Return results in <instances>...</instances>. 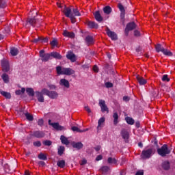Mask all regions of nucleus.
Masks as SVG:
<instances>
[{
	"label": "nucleus",
	"mask_w": 175,
	"mask_h": 175,
	"mask_svg": "<svg viewBox=\"0 0 175 175\" xmlns=\"http://www.w3.org/2000/svg\"><path fill=\"white\" fill-rule=\"evenodd\" d=\"M103 158V157H102V155L100 154L96 157V161H102Z\"/></svg>",
	"instance_id": "62"
},
{
	"label": "nucleus",
	"mask_w": 175,
	"mask_h": 175,
	"mask_svg": "<svg viewBox=\"0 0 175 175\" xmlns=\"http://www.w3.org/2000/svg\"><path fill=\"white\" fill-rule=\"evenodd\" d=\"M98 105L101 109L102 113H105V111L109 113V108L107 107V105H106V101L104 100H99Z\"/></svg>",
	"instance_id": "9"
},
{
	"label": "nucleus",
	"mask_w": 175,
	"mask_h": 175,
	"mask_svg": "<svg viewBox=\"0 0 175 175\" xmlns=\"http://www.w3.org/2000/svg\"><path fill=\"white\" fill-rule=\"evenodd\" d=\"M66 58L67 59H69L72 62H76L77 61L76 55H75L73 52H68V54L66 55Z\"/></svg>",
	"instance_id": "15"
},
{
	"label": "nucleus",
	"mask_w": 175,
	"mask_h": 175,
	"mask_svg": "<svg viewBox=\"0 0 175 175\" xmlns=\"http://www.w3.org/2000/svg\"><path fill=\"white\" fill-rule=\"evenodd\" d=\"M112 11L113 10L111 9V7H110L109 5H107L103 8V12L105 14H110V13H111Z\"/></svg>",
	"instance_id": "29"
},
{
	"label": "nucleus",
	"mask_w": 175,
	"mask_h": 175,
	"mask_svg": "<svg viewBox=\"0 0 175 175\" xmlns=\"http://www.w3.org/2000/svg\"><path fill=\"white\" fill-rule=\"evenodd\" d=\"M60 140L62 144H65L66 146H68L69 144V140L65 135H61Z\"/></svg>",
	"instance_id": "27"
},
{
	"label": "nucleus",
	"mask_w": 175,
	"mask_h": 175,
	"mask_svg": "<svg viewBox=\"0 0 175 175\" xmlns=\"http://www.w3.org/2000/svg\"><path fill=\"white\" fill-rule=\"evenodd\" d=\"M94 18L98 21V23H102L103 21V17H102L99 11H96L94 13Z\"/></svg>",
	"instance_id": "19"
},
{
	"label": "nucleus",
	"mask_w": 175,
	"mask_h": 175,
	"mask_svg": "<svg viewBox=\"0 0 175 175\" xmlns=\"http://www.w3.org/2000/svg\"><path fill=\"white\" fill-rule=\"evenodd\" d=\"M129 100H130V98H129V96H124L123 97V100H124V102H129Z\"/></svg>",
	"instance_id": "61"
},
{
	"label": "nucleus",
	"mask_w": 175,
	"mask_h": 175,
	"mask_svg": "<svg viewBox=\"0 0 175 175\" xmlns=\"http://www.w3.org/2000/svg\"><path fill=\"white\" fill-rule=\"evenodd\" d=\"M85 42L87 44H94V38L91 36H88L85 38Z\"/></svg>",
	"instance_id": "31"
},
{
	"label": "nucleus",
	"mask_w": 175,
	"mask_h": 175,
	"mask_svg": "<svg viewBox=\"0 0 175 175\" xmlns=\"http://www.w3.org/2000/svg\"><path fill=\"white\" fill-rule=\"evenodd\" d=\"M135 175H144V172L138 171V172H136Z\"/></svg>",
	"instance_id": "63"
},
{
	"label": "nucleus",
	"mask_w": 175,
	"mask_h": 175,
	"mask_svg": "<svg viewBox=\"0 0 175 175\" xmlns=\"http://www.w3.org/2000/svg\"><path fill=\"white\" fill-rule=\"evenodd\" d=\"M72 146L73 148H76L77 150H81L83 147H84V145L81 142H72Z\"/></svg>",
	"instance_id": "17"
},
{
	"label": "nucleus",
	"mask_w": 175,
	"mask_h": 175,
	"mask_svg": "<svg viewBox=\"0 0 175 175\" xmlns=\"http://www.w3.org/2000/svg\"><path fill=\"white\" fill-rule=\"evenodd\" d=\"M118 8L120 12V21L124 25L125 24V8L121 3L118 4Z\"/></svg>",
	"instance_id": "3"
},
{
	"label": "nucleus",
	"mask_w": 175,
	"mask_h": 175,
	"mask_svg": "<svg viewBox=\"0 0 175 175\" xmlns=\"http://www.w3.org/2000/svg\"><path fill=\"white\" fill-rule=\"evenodd\" d=\"M33 43H38V42H41V37H38V38H34L32 40Z\"/></svg>",
	"instance_id": "56"
},
{
	"label": "nucleus",
	"mask_w": 175,
	"mask_h": 175,
	"mask_svg": "<svg viewBox=\"0 0 175 175\" xmlns=\"http://www.w3.org/2000/svg\"><path fill=\"white\" fill-rule=\"evenodd\" d=\"M93 70L94 72H95L96 73H98L99 72V68H98L97 66H93Z\"/></svg>",
	"instance_id": "60"
},
{
	"label": "nucleus",
	"mask_w": 175,
	"mask_h": 175,
	"mask_svg": "<svg viewBox=\"0 0 175 175\" xmlns=\"http://www.w3.org/2000/svg\"><path fill=\"white\" fill-rule=\"evenodd\" d=\"M59 84L61 85V87H64V88H70V83L68 79H61Z\"/></svg>",
	"instance_id": "11"
},
{
	"label": "nucleus",
	"mask_w": 175,
	"mask_h": 175,
	"mask_svg": "<svg viewBox=\"0 0 175 175\" xmlns=\"http://www.w3.org/2000/svg\"><path fill=\"white\" fill-rule=\"evenodd\" d=\"M85 110H86V111L88 113H91V109H90V107L88 106L85 107Z\"/></svg>",
	"instance_id": "64"
},
{
	"label": "nucleus",
	"mask_w": 175,
	"mask_h": 175,
	"mask_svg": "<svg viewBox=\"0 0 175 175\" xmlns=\"http://www.w3.org/2000/svg\"><path fill=\"white\" fill-rule=\"evenodd\" d=\"M137 83H139V85H144V84H147V80H146L143 77H140L137 75L136 77Z\"/></svg>",
	"instance_id": "21"
},
{
	"label": "nucleus",
	"mask_w": 175,
	"mask_h": 175,
	"mask_svg": "<svg viewBox=\"0 0 175 175\" xmlns=\"http://www.w3.org/2000/svg\"><path fill=\"white\" fill-rule=\"evenodd\" d=\"M107 162L108 163H113L114 165H116L117 163V160L115 158L109 157L107 159Z\"/></svg>",
	"instance_id": "43"
},
{
	"label": "nucleus",
	"mask_w": 175,
	"mask_h": 175,
	"mask_svg": "<svg viewBox=\"0 0 175 175\" xmlns=\"http://www.w3.org/2000/svg\"><path fill=\"white\" fill-rule=\"evenodd\" d=\"M0 94L1 95L6 98V99H10V98H12V95L9 92L1 90L0 91Z\"/></svg>",
	"instance_id": "33"
},
{
	"label": "nucleus",
	"mask_w": 175,
	"mask_h": 175,
	"mask_svg": "<svg viewBox=\"0 0 175 175\" xmlns=\"http://www.w3.org/2000/svg\"><path fill=\"white\" fill-rule=\"evenodd\" d=\"M41 93L42 95H46V96H49L50 91L46 88H44L41 90Z\"/></svg>",
	"instance_id": "44"
},
{
	"label": "nucleus",
	"mask_w": 175,
	"mask_h": 175,
	"mask_svg": "<svg viewBox=\"0 0 175 175\" xmlns=\"http://www.w3.org/2000/svg\"><path fill=\"white\" fill-rule=\"evenodd\" d=\"M172 152V150L167 147V144H164L160 148L157 149V154L160 155V157H166V155H169Z\"/></svg>",
	"instance_id": "2"
},
{
	"label": "nucleus",
	"mask_w": 175,
	"mask_h": 175,
	"mask_svg": "<svg viewBox=\"0 0 175 175\" xmlns=\"http://www.w3.org/2000/svg\"><path fill=\"white\" fill-rule=\"evenodd\" d=\"M88 26L89 27V28H95L96 29L98 28L99 25H98V23L94 22V21H89L88 23Z\"/></svg>",
	"instance_id": "25"
},
{
	"label": "nucleus",
	"mask_w": 175,
	"mask_h": 175,
	"mask_svg": "<svg viewBox=\"0 0 175 175\" xmlns=\"http://www.w3.org/2000/svg\"><path fill=\"white\" fill-rule=\"evenodd\" d=\"M48 123L49 125L53 126L56 131H65L66 129L65 126L59 125V123L58 122L51 123V120H49Z\"/></svg>",
	"instance_id": "7"
},
{
	"label": "nucleus",
	"mask_w": 175,
	"mask_h": 175,
	"mask_svg": "<svg viewBox=\"0 0 175 175\" xmlns=\"http://www.w3.org/2000/svg\"><path fill=\"white\" fill-rule=\"evenodd\" d=\"M162 53L164 55H166L167 57H173V53L166 49H164Z\"/></svg>",
	"instance_id": "35"
},
{
	"label": "nucleus",
	"mask_w": 175,
	"mask_h": 175,
	"mask_svg": "<svg viewBox=\"0 0 175 175\" xmlns=\"http://www.w3.org/2000/svg\"><path fill=\"white\" fill-rule=\"evenodd\" d=\"M1 77L4 83H5L6 84L9 83V75H8V74L6 73L3 74Z\"/></svg>",
	"instance_id": "39"
},
{
	"label": "nucleus",
	"mask_w": 175,
	"mask_h": 175,
	"mask_svg": "<svg viewBox=\"0 0 175 175\" xmlns=\"http://www.w3.org/2000/svg\"><path fill=\"white\" fill-rule=\"evenodd\" d=\"M33 145L34 146V147H41L42 142H40V141L34 142L33 143Z\"/></svg>",
	"instance_id": "51"
},
{
	"label": "nucleus",
	"mask_w": 175,
	"mask_h": 175,
	"mask_svg": "<svg viewBox=\"0 0 175 175\" xmlns=\"http://www.w3.org/2000/svg\"><path fill=\"white\" fill-rule=\"evenodd\" d=\"M162 81H167V83H169V81H170V78L169 77V75H164L162 77Z\"/></svg>",
	"instance_id": "47"
},
{
	"label": "nucleus",
	"mask_w": 175,
	"mask_h": 175,
	"mask_svg": "<svg viewBox=\"0 0 175 175\" xmlns=\"http://www.w3.org/2000/svg\"><path fill=\"white\" fill-rule=\"evenodd\" d=\"M106 32L109 38H111V40H117V39H118V37L117 36V33L110 30V29L108 27H107Z\"/></svg>",
	"instance_id": "8"
},
{
	"label": "nucleus",
	"mask_w": 175,
	"mask_h": 175,
	"mask_svg": "<svg viewBox=\"0 0 175 175\" xmlns=\"http://www.w3.org/2000/svg\"><path fill=\"white\" fill-rule=\"evenodd\" d=\"M64 152H65V146H59L58 148H57V154L58 155H59V157L64 155Z\"/></svg>",
	"instance_id": "32"
},
{
	"label": "nucleus",
	"mask_w": 175,
	"mask_h": 175,
	"mask_svg": "<svg viewBox=\"0 0 175 175\" xmlns=\"http://www.w3.org/2000/svg\"><path fill=\"white\" fill-rule=\"evenodd\" d=\"M49 54L51 55V58H55V59H61L62 58V55H61L58 52L53 51Z\"/></svg>",
	"instance_id": "20"
},
{
	"label": "nucleus",
	"mask_w": 175,
	"mask_h": 175,
	"mask_svg": "<svg viewBox=\"0 0 175 175\" xmlns=\"http://www.w3.org/2000/svg\"><path fill=\"white\" fill-rule=\"evenodd\" d=\"M25 116L27 121H33V116H32L31 113L26 112L25 113Z\"/></svg>",
	"instance_id": "38"
},
{
	"label": "nucleus",
	"mask_w": 175,
	"mask_h": 175,
	"mask_svg": "<svg viewBox=\"0 0 175 175\" xmlns=\"http://www.w3.org/2000/svg\"><path fill=\"white\" fill-rule=\"evenodd\" d=\"M155 50L157 53H163V50H165V48H163L161 44H157L155 46Z\"/></svg>",
	"instance_id": "30"
},
{
	"label": "nucleus",
	"mask_w": 175,
	"mask_h": 175,
	"mask_svg": "<svg viewBox=\"0 0 175 175\" xmlns=\"http://www.w3.org/2000/svg\"><path fill=\"white\" fill-rule=\"evenodd\" d=\"M27 23L31 25V27H40V21L39 19H36V18H29L27 20Z\"/></svg>",
	"instance_id": "6"
},
{
	"label": "nucleus",
	"mask_w": 175,
	"mask_h": 175,
	"mask_svg": "<svg viewBox=\"0 0 175 175\" xmlns=\"http://www.w3.org/2000/svg\"><path fill=\"white\" fill-rule=\"evenodd\" d=\"M105 121V118L104 117H102L98 120L97 129H99V128H100V126H102V124H103Z\"/></svg>",
	"instance_id": "41"
},
{
	"label": "nucleus",
	"mask_w": 175,
	"mask_h": 175,
	"mask_svg": "<svg viewBox=\"0 0 175 175\" xmlns=\"http://www.w3.org/2000/svg\"><path fill=\"white\" fill-rule=\"evenodd\" d=\"M126 28L129 31H133V29H136V23H135V22L129 23L126 25Z\"/></svg>",
	"instance_id": "22"
},
{
	"label": "nucleus",
	"mask_w": 175,
	"mask_h": 175,
	"mask_svg": "<svg viewBox=\"0 0 175 175\" xmlns=\"http://www.w3.org/2000/svg\"><path fill=\"white\" fill-rule=\"evenodd\" d=\"M8 6L6 0H0V9H5Z\"/></svg>",
	"instance_id": "40"
},
{
	"label": "nucleus",
	"mask_w": 175,
	"mask_h": 175,
	"mask_svg": "<svg viewBox=\"0 0 175 175\" xmlns=\"http://www.w3.org/2000/svg\"><path fill=\"white\" fill-rule=\"evenodd\" d=\"M63 36H65V38H70L71 39H73L75 36L73 31H68V30H64L63 31Z\"/></svg>",
	"instance_id": "16"
},
{
	"label": "nucleus",
	"mask_w": 175,
	"mask_h": 175,
	"mask_svg": "<svg viewBox=\"0 0 175 175\" xmlns=\"http://www.w3.org/2000/svg\"><path fill=\"white\" fill-rule=\"evenodd\" d=\"M35 94H36V96L38 102H40L41 103H43V102H44V96L41 93V92L36 91Z\"/></svg>",
	"instance_id": "14"
},
{
	"label": "nucleus",
	"mask_w": 175,
	"mask_h": 175,
	"mask_svg": "<svg viewBox=\"0 0 175 175\" xmlns=\"http://www.w3.org/2000/svg\"><path fill=\"white\" fill-rule=\"evenodd\" d=\"M1 66L3 68V72H8L10 70V65L9 64V62L7 60L1 61Z\"/></svg>",
	"instance_id": "10"
},
{
	"label": "nucleus",
	"mask_w": 175,
	"mask_h": 175,
	"mask_svg": "<svg viewBox=\"0 0 175 175\" xmlns=\"http://www.w3.org/2000/svg\"><path fill=\"white\" fill-rule=\"evenodd\" d=\"M10 54L12 57H16L18 54V49L16 47H12L10 49Z\"/></svg>",
	"instance_id": "28"
},
{
	"label": "nucleus",
	"mask_w": 175,
	"mask_h": 175,
	"mask_svg": "<svg viewBox=\"0 0 175 175\" xmlns=\"http://www.w3.org/2000/svg\"><path fill=\"white\" fill-rule=\"evenodd\" d=\"M113 118L114 125H117L118 124V113L117 112L113 113Z\"/></svg>",
	"instance_id": "36"
},
{
	"label": "nucleus",
	"mask_w": 175,
	"mask_h": 175,
	"mask_svg": "<svg viewBox=\"0 0 175 175\" xmlns=\"http://www.w3.org/2000/svg\"><path fill=\"white\" fill-rule=\"evenodd\" d=\"M120 134L124 140H128L129 139V132H128V130L122 129Z\"/></svg>",
	"instance_id": "12"
},
{
	"label": "nucleus",
	"mask_w": 175,
	"mask_h": 175,
	"mask_svg": "<svg viewBox=\"0 0 175 175\" xmlns=\"http://www.w3.org/2000/svg\"><path fill=\"white\" fill-rule=\"evenodd\" d=\"M64 14L66 16V17H70L72 16V9L70 8L66 7V5L64 6Z\"/></svg>",
	"instance_id": "18"
},
{
	"label": "nucleus",
	"mask_w": 175,
	"mask_h": 175,
	"mask_svg": "<svg viewBox=\"0 0 175 175\" xmlns=\"http://www.w3.org/2000/svg\"><path fill=\"white\" fill-rule=\"evenodd\" d=\"M49 42V38L47 37L43 38L41 37V42L40 43H48Z\"/></svg>",
	"instance_id": "53"
},
{
	"label": "nucleus",
	"mask_w": 175,
	"mask_h": 175,
	"mask_svg": "<svg viewBox=\"0 0 175 175\" xmlns=\"http://www.w3.org/2000/svg\"><path fill=\"white\" fill-rule=\"evenodd\" d=\"M44 124V121L43 120V119H39L38 121V125H39V126H43V124Z\"/></svg>",
	"instance_id": "54"
},
{
	"label": "nucleus",
	"mask_w": 175,
	"mask_h": 175,
	"mask_svg": "<svg viewBox=\"0 0 175 175\" xmlns=\"http://www.w3.org/2000/svg\"><path fill=\"white\" fill-rule=\"evenodd\" d=\"M71 129L73 132H78L79 133H81V130H80V129H79V127L77 126H74L71 128Z\"/></svg>",
	"instance_id": "49"
},
{
	"label": "nucleus",
	"mask_w": 175,
	"mask_h": 175,
	"mask_svg": "<svg viewBox=\"0 0 175 175\" xmlns=\"http://www.w3.org/2000/svg\"><path fill=\"white\" fill-rule=\"evenodd\" d=\"M48 87H49V88H50V90H55V88H57V86H55V85H53V84H49Z\"/></svg>",
	"instance_id": "57"
},
{
	"label": "nucleus",
	"mask_w": 175,
	"mask_h": 175,
	"mask_svg": "<svg viewBox=\"0 0 175 175\" xmlns=\"http://www.w3.org/2000/svg\"><path fill=\"white\" fill-rule=\"evenodd\" d=\"M50 44H51L53 46H57V39L54 38L51 42Z\"/></svg>",
	"instance_id": "55"
},
{
	"label": "nucleus",
	"mask_w": 175,
	"mask_h": 175,
	"mask_svg": "<svg viewBox=\"0 0 175 175\" xmlns=\"http://www.w3.org/2000/svg\"><path fill=\"white\" fill-rule=\"evenodd\" d=\"M68 18H70L72 24H75L76 23V17L73 14H71L70 16H68Z\"/></svg>",
	"instance_id": "50"
},
{
	"label": "nucleus",
	"mask_w": 175,
	"mask_h": 175,
	"mask_svg": "<svg viewBox=\"0 0 175 175\" xmlns=\"http://www.w3.org/2000/svg\"><path fill=\"white\" fill-rule=\"evenodd\" d=\"M162 167L164 170H169L170 169V162L168 161H163L162 163Z\"/></svg>",
	"instance_id": "24"
},
{
	"label": "nucleus",
	"mask_w": 175,
	"mask_h": 175,
	"mask_svg": "<svg viewBox=\"0 0 175 175\" xmlns=\"http://www.w3.org/2000/svg\"><path fill=\"white\" fill-rule=\"evenodd\" d=\"M39 54L42 62H47L49 59H51L50 53H44V50L43 49L40 51Z\"/></svg>",
	"instance_id": "4"
},
{
	"label": "nucleus",
	"mask_w": 175,
	"mask_h": 175,
	"mask_svg": "<svg viewBox=\"0 0 175 175\" xmlns=\"http://www.w3.org/2000/svg\"><path fill=\"white\" fill-rule=\"evenodd\" d=\"M45 135L43 131H36L33 133L32 136L37 137V139H42V137H44Z\"/></svg>",
	"instance_id": "13"
},
{
	"label": "nucleus",
	"mask_w": 175,
	"mask_h": 175,
	"mask_svg": "<svg viewBox=\"0 0 175 175\" xmlns=\"http://www.w3.org/2000/svg\"><path fill=\"white\" fill-rule=\"evenodd\" d=\"M72 12H73L74 16H81V14H80V12L79 11V10L77 8H74L72 10Z\"/></svg>",
	"instance_id": "45"
},
{
	"label": "nucleus",
	"mask_w": 175,
	"mask_h": 175,
	"mask_svg": "<svg viewBox=\"0 0 175 175\" xmlns=\"http://www.w3.org/2000/svg\"><path fill=\"white\" fill-rule=\"evenodd\" d=\"M48 96L51 99H57L58 98V93L55 91H50Z\"/></svg>",
	"instance_id": "23"
},
{
	"label": "nucleus",
	"mask_w": 175,
	"mask_h": 175,
	"mask_svg": "<svg viewBox=\"0 0 175 175\" xmlns=\"http://www.w3.org/2000/svg\"><path fill=\"white\" fill-rule=\"evenodd\" d=\"M125 120L127 122V124H129V125H133V124H135V120H133V118L131 117H126Z\"/></svg>",
	"instance_id": "34"
},
{
	"label": "nucleus",
	"mask_w": 175,
	"mask_h": 175,
	"mask_svg": "<svg viewBox=\"0 0 175 175\" xmlns=\"http://www.w3.org/2000/svg\"><path fill=\"white\" fill-rule=\"evenodd\" d=\"M57 165L59 167H61V169H64V167H65V160L58 161L57 163Z\"/></svg>",
	"instance_id": "37"
},
{
	"label": "nucleus",
	"mask_w": 175,
	"mask_h": 175,
	"mask_svg": "<svg viewBox=\"0 0 175 175\" xmlns=\"http://www.w3.org/2000/svg\"><path fill=\"white\" fill-rule=\"evenodd\" d=\"M57 74L59 75H65L66 76H72V75H75V70L70 68H63L61 66L56 67Z\"/></svg>",
	"instance_id": "1"
},
{
	"label": "nucleus",
	"mask_w": 175,
	"mask_h": 175,
	"mask_svg": "<svg viewBox=\"0 0 175 175\" xmlns=\"http://www.w3.org/2000/svg\"><path fill=\"white\" fill-rule=\"evenodd\" d=\"M105 85L106 88H112V87H113V83H111V82H106V83H105Z\"/></svg>",
	"instance_id": "52"
},
{
	"label": "nucleus",
	"mask_w": 175,
	"mask_h": 175,
	"mask_svg": "<svg viewBox=\"0 0 175 175\" xmlns=\"http://www.w3.org/2000/svg\"><path fill=\"white\" fill-rule=\"evenodd\" d=\"M26 92L29 96H35V91L32 88H26Z\"/></svg>",
	"instance_id": "26"
},
{
	"label": "nucleus",
	"mask_w": 175,
	"mask_h": 175,
	"mask_svg": "<svg viewBox=\"0 0 175 175\" xmlns=\"http://www.w3.org/2000/svg\"><path fill=\"white\" fill-rule=\"evenodd\" d=\"M152 148L143 150L141 154V158L142 159H148L149 158H151V155H152Z\"/></svg>",
	"instance_id": "5"
},
{
	"label": "nucleus",
	"mask_w": 175,
	"mask_h": 175,
	"mask_svg": "<svg viewBox=\"0 0 175 175\" xmlns=\"http://www.w3.org/2000/svg\"><path fill=\"white\" fill-rule=\"evenodd\" d=\"M42 144H44V146H47L48 147H50V146L53 144V142L51 140H45L42 142Z\"/></svg>",
	"instance_id": "46"
},
{
	"label": "nucleus",
	"mask_w": 175,
	"mask_h": 175,
	"mask_svg": "<svg viewBox=\"0 0 175 175\" xmlns=\"http://www.w3.org/2000/svg\"><path fill=\"white\" fill-rule=\"evenodd\" d=\"M38 159H41L42 161H47V156L43 153H40L38 154Z\"/></svg>",
	"instance_id": "42"
},
{
	"label": "nucleus",
	"mask_w": 175,
	"mask_h": 175,
	"mask_svg": "<svg viewBox=\"0 0 175 175\" xmlns=\"http://www.w3.org/2000/svg\"><path fill=\"white\" fill-rule=\"evenodd\" d=\"M109 167L108 166H103L101 167L100 170L103 172V173H107L109 170Z\"/></svg>",
	"instance_id": "48"
},
{
	"label": "nucleus",
	"mask_w": 175,
	"mask_h": 175,
	"mask_svg": "<svg viewBox=\"0 0 175 175\" xmlns=\"http://www.w3.org/2000/svg\"><path fill=\"white\" fill-rule=\"evenodd\" d=\"M87 164V160L85 159H82V161L80 163V165L81 166Z\"/></svg>",
	"instance_id": "59"
},
{
	"label": "nucleus",
	"mask_w": 175,
	"mask_h": 175,
	"mask_svg": "<svg viewBox=\"0 0 175 175\" xmlns=\"http://www.w3.org/2000/svg\"><path fill=\"white\" fill-rule=\"evenodd\" d=\"M134 36H137V37L140 36V31H139L138 30H135L134 31Z\"/></svg>",
	"instance_id": "58"
}]
</instances>
